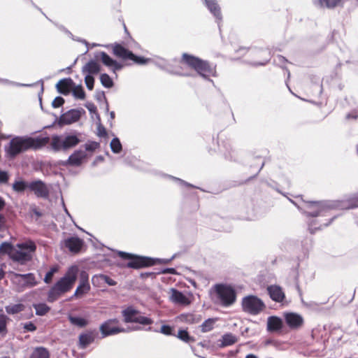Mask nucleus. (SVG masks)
Wrapping results in <instances>:
<instances>
[{"label": "nucleus", "mask_w": 358, "mask_h": 358, "mask_svg": "<svg viewBox=\"0 0 358 358\" xmlns=\"http://www.w3.org/2000/svg\"><path fill=\"white\" fill-rule=\"evenodd\" d=\"M49 141L48 137L32 138L29 136H16L13 138L6 148L10 157H15L21 152L29 150H37L45 146Z\"/></svg>", "instance_id": "nucleus-1"}, {"label": "nucleus", "mask_w": 358, "mask_h": 358, "mask_svg": "<svg viewBox=\"0 0 358 358\" xmlns=\"http://www.w3.org/2000/svg\"><path fill=\"white\" fill-rule=\"evenodd\" d=\"M78 269L76 266L70 267L64 275L62 277L50 288L48 294V301L53 302L62 294L69 292L73 287L78 276Z\"/></svg>", "instance_id": "nucleus-2"}, {"label": "nucleus", "mask_w": 358, "mask_h": 358, "mask_svg": "<svg viewBox=\"0 0 358 358\" xmlns=\"http://www.w3.org/2000/svg\"><path fill=\"white\" fill-rule=\"evenodd\" d=\"M181 62L194 69L196 73L204 78L215 76V69L207 61L199 57L184 53Z\"/></svg>", "instance_id": "nucleus-3"}, {"label": "nucleus", "mask_w": 358, "mask_h": 358, "mask_svg": "<svg viewBox=\"0 0 358 358\" xmlns=\"http://www.w3.org/2000/svg\"><path fill=\"white\" fill-rule=\"evenodd\" d=\"M36 250V243L31 240H26L16 244L12 253V260L22 265L32 260Z\"/></svg>", "instance_id": "nucleus-4"}, {"label": "nucleus", "mask_w": 358, "mask_h": 358, "mask_svg": "<svg viewBox=\"0 0 358 358\" xmlns=\"http://www.w3.org/2000/svg\"><path fill=\"white\" fill-rule=\"evenodd\" d=\"M215 302L223 307L233 305L236 300V293L234 289L227 285L217 284L213 287Z\"/></svg>", "instance_id": "nucleus-5"}, {"label": "nucleus", "mask_w": 358, "mask_h": 358, "mask_svg": "<svg viewBox=\"0 0 358 358\" xmlns=\"http://www.w3.org/2000/svg\"><path fill=\"white\" fill-rule=\"evenodd\" d=\"M336 206V203L331 201H307L305 202L303 210L308 216H327Z\"/></svg>", "instance_id": "nucleus-6"}, {"label": "nucleus", "mask_w": 358, "mask_h": 358, "mask_svg": "<svg viewBox=\"0 0 358 358\" xmlns=\"http://www.w3.org/2000/svg\"><path fill=\"white\" fill-rule=\"evenodd\" d=\"M80 143V139L77 135L66 134L64 136H52L50 145L53 150L59 151L61 150H66L75 147Z\"/></svg>", "instance_id": "nucleus-7"}, {"label": "nucleus", "mask_w": 358, "mask_h": 358, "mask_svg": "<svg viewBox=\"0 0 358 358\" xmlns=\"http://www.w3.org/2000/svg\"><path fill=\"white\" fill-rule=\"evenodd\" d=\"M241 305L243 310L252 315H257L266 308L264 301L255 295L243 297Z\"/></svg>", "instance_id": "nucleus-8"}, {"label": "nucleus", "mask_w": 358, "mask_h": 358, "mask_svg": "<svg viewBox=\"0 0 358 358\" xmlns=\"http://www.w3.org/2000/svg\"><path fill=\"white\" fill-rule=\"evenodd\" d=\"M124 321L127 323L134 322L143 325H150L153 320L148 317L141 315L140 312L133 306H128L122 311Z\"/></svg>", "instance_id": "nucleus-9"}, {"label": "nucleus", "mask_w": 358, "mask_h": 358, "mask_svg": "<svg viewBox=\"0 0 358 358\" xmlns=\"http://www.w3.org/2000/svg\"><path fill=\"white\" fill-rule=\"evenodd\" d=\"M11 280L16 285L18 291H22L26 287H31L37 285L35 275L31 273L27 274L13 273Z\"/></svg>", "instance_id": "nucleus-10"}, {"label": "nucleus", "mask_w": 358, "mask_h": 358, "mask_svg": "<svg viewBox=\"0 0 358 358\" xmlns=\"http://www.w3.org/2000/svg\"><path fill=\"white\" fill-rule=\"evenodd\" d=\"M119 256L123 259H131L128 263V266L130 268H141L144 266H148L155 264V261L152 259L143 257H134L129 253L120 251L118 252Z\"/></svg>", "instance_id": "nucleus-11"}, {"label": "nucleus", "mask_w": 358, "mask_h": 358, "mask_svg": "<svg viewBox=\"0 0 358 358\" xmlns=\"http://www.w3.org/2000/svg\"><path fill=\"white\" fill-rule=\"evenodd\" d=\"M118 320L117 319L108 320L103 323L100 327V331L103 337L115 335L120 332H125L123 328L117 327Z\"/></svg>", "instance_id": "nucleus-12"}, {"label": "nucleus", "mask_w": 358, "mask_h": 358, "mask_svg": "<svg viewBox=\"0 0 358 358\" xmlns=\"http://www.w3.org/2000/svg\"><path fill=\"white\" fill-rule=\"evenodd\" d=\"M29 189L34 192L36 196L46 199L49 196V189L41 180L29 182Z\"/></svg>", "instance_id": "nucleus-13"}, {"label": "nucleus", "mask_w": 358, "mask_h": 358, "mask_svg": "<svg viewBox=\"0 0 358 358\" xmlns=\"http://www.w3.org/2000/svg\"><path fill=\"white\" fill-rule=\"evenodd\" d=\"M169 294L170 301L175 304L188 306L191 303L188 296L175 288L170 289Z\"/></svg>", "instance_id": "nucleus-14"}, {"label": "nucleus", "mask_w": 358, "mask_h": 358, "mask_svg": "<svg viewBox=\"0 0 358 358\" xmlns=\"http://www.w3.org/2000/svg\"><path fill=\"white\" fill-rule=\"evenodd\" d=\"M90 290V285L88 282V276L85 273H82L79 285L71 298H80L88 293Z\"/></svg>", "instance_id": "nucleus-15"}, {"label": "nucleus", "mask_w": 358, "mask_h": 358, "mask_svg": "<svg viewBox=\"0 0 358 358\" xmlns=\"http://www.w3.org/2000/svg\"><path fill=\"white\" fill-rule=\"evenodd\" d=\"M83 245L84 241L77 236L70 237L64 241V245L73 253L78 252Z\"/></svg>", "instance_id": "nucleus-16"}, {"label": "nucleus", "mask_w": 358, "mask_h": 358, "mask_svg": "<svg viewBox=\"0 0 358 358\" xmlns=\"http://www.w3.org/2000/svg\"><path fill=\"white\" fill-rule=\"evenodd\" d=\"M80 111L76 109H71L60 116L59 122L63 124H70L77 122L80 117Z\"/></svg>", "instance_id": "nucleus-17"}, {"label": "nucleus", "mask_w": 358, "mask_h": 358, "mask_svg": "<svg viewBox=\"0 0 358 358\" xmlns=\"http://www.w3.org/2000/svg\"><path fill=\"white\" fill-rule=\"evenodd\" d=\"M285 319L287 324L291 329H298L303 323V317L300 315L294 313H286Z\"/></svg>", "instance_id": "nucleus-18"}, {"label": "nucleus", "mask_w": 358, "mask_h": 358, "mask_svg": "<svg viewBox=\"0 0 358 358\" xmlns=\"http://www.w3.org/2000/svg\"><path fill=\"white\" fill-rule=\"evenodd\" d=\"M92 282L94 287H101L104 283H106L109 286H115L117 285V282L115 280L104 274L93 275Z\"/></svg>", "instance_id": "nucleus-19"}, {"label": "nucleus", "mask_w": 358, "mask_h": 358, "mask_svg": "<svg viewBox=\"0 0 358 358\" xmlns=\"http://www.w3.org/2000/svg\"><path fill=\"white\" fill-rule=\"evenodd\" d=\"M113 52L117 57L123 60L130 59L131 57H134L132 52L118 43H115L113 45Z\"/></svg>", "instance_id": "nucleus-20"}, {"label": "nucleus", "mask_w": 358, "mask_h": 358, "mask_svg": "<svg viewBox=\"0 0 358 358\" xmlns=\"http://www.w3.org/2000/svg\"><path fill=\"white\" fill-rule=\"evenodd\" d=\"M267 291L271 299L276 302H281L285 299V294L280 286L270 285Z\"/></svg>", "instance_id": "nucleus-21"}, {"label": "nucleus", "mask_w": 358, "mask_h": 358, "mask_svg": "<svg viewBox=\"0 0 358 358\" xmlns=\"http://www.w3.org/2000/svg\"><path fill=\"white\" fill-rule=\"evenodd\" d=\"M86 153L85 151L78 150H76L71 155L69 156L66 164L71 166H80L83 159L86 157Z\"/></svg>", "instance_id": "nucleus-22"}, {"label": "nucleus", "mask_w": 358, "mask_h": 358, "mask_svg": "<svg viewBox=\"0 0 358 358\" xmlns=\"http://www.w3.org/2000/svg\"><path fill=\"white\" fill-rule=\"evenodd\" d=\"M101 62L104 65L108 67L113 68V71L115 72L117 70H120L122 68V65L112 59L108 55H107L105 52H101L100 53Z\"/></svg>", "instance_id": "nucleus-23"}, {"label": "nucleus", "mask_w": 358, "mask_h": 358, "mask_svg": "<svg viewBox=\"0 0 358 358\" xmlns=\"http://www.w3.org/2000/svg\"><path fill=\"white\" fill-rule=\"evenodd\" d=\"M205 3L209 11L217 19L219 24L220 22L222 20V14L217 2L215 0H205Z\"/></svg>", "instance_id": "nucleus-24"}, {"label": "nucleus", "mask_w": 358, "mask_h": 358, "mask_svg": "<svg viewBox=\"0 0 358 358\" xmlns=\"http://www.w3.org/2000/svg\"><path fill=\"white\" fill-rule=\"evenodd\" d=\"M73 85V82L71 78H64L57 83L56 88L59 93L66 95L69 93Z\"/></svg>", "instance_id": "nucleus-25"}, {"label": "nucleus", "mask_w": 358, "mask_h": 358, "mask_svg": "<svg viewBox=\"0 0 358 358\" xmlns=\"http://www.w3.org/2000/svg\"><path fill=\"white\" fill-rule=\"evenodd\" d=\"M100 71V64L94 60H90L82 69V72L83 74L91 76L99 73Z\"/></svg>", "instance_id": "nucleus-26"}, {"label": "nucleus", "mask_w": 358, "mask_h": 358, "mask_svg": "<svg viewBox=\"0 0 358 358\" xmlns=\"http://www.w3.org/2000/svg\"><path fill=\"white\" fill-rule=\"evenodd\" d=\"M178 319L181 322L189 324H196L201 322V316L194 313H184L178 316Z\"/></svg>", "instance_id": "nucleus-27"}, {"label": "nucleus", "mask_w": 358, "mask_h": 358, "mask_svg": "<svg viewBox=\"0 0 358 358\" xmlns=\"http://www.w3.org/2000/svg\"><path fill=\"white\" fill-rule=\"evenodd\" d=\"M282 327V320L275 316H271L268 318L267 329L269 331H274L280 329Z\"/></svg>", "instance_id": "nucleus-28"}, {"label": "nucleus", "mask_w": 358, "mask_h": 358, "mask_svg": "<svg viewBox=\"0 0 358 358\" xmlns=\"http://www.w3.org/2000/svg\"><path fill=\"white\" fill-rule=\"evenodd\" d=\"M30 358H50V353L46 348L37 347L33 350Z\"/></svg>", "instance_id": "nucleus-29"}, {"label": "nucleus", "mask_w": 358, "mask_h": 358, "mask_svg": "<svg viewBox=\"0 0 358 358\" xmlns=\"http://www.w3.org/2000/svg\"><path fill=\"white\" fill-rule=\"evenodd\" d=\"M94 341V336L91 333L83 334L79 336V344L81 348H85Z\"/></svg>", "instance_id": "nucleus-30"}, {"label": "nucleus", "mask_w": 358, "mask_h": 358, "mask_svg": "<svg viewBox=\"0 0 358 358\" xmlns=\"http://www.w3.org/2000/svg\"><path fill=\"white\" fill-rule=\"evenodd\" d=\"M25 306L22 303L10 304L5 307L6 312L10 315L17 314L23 311Z\"/></svg>", "instance_id": "nucleus-31"}, {"label": "nucleus", "mask_w": 358, "mask_h": 358, "mask_svg": "<svg viewBox=\"0 0 358 358\" xmlns=\"http://www.w3.org/2000/svg\"><path fill=\"white\" fill-rule=\"evenodd\" d=\"M14 250L15 247H13L10 243L8 242H3L0 245V253L9 255L11 259L12 253Z\"/></svg>", "instance_id": "nucleus-32"}, {"label": "nucleus", "mask_w": 358, "mask_h": 358, "mask_svg": "<svg viewBox=\"0 0 358 358\" xmlns=\"http://www.w3.org/2000/svg\"><path fill=\"white\" fill-rule=\"evenodd\" d=\"M341 0H318L317 5L320 7H326L328 8L336 6Z\"/></svg>", "instance_id": "nucleus-33"}, {"label": "nucleus", "mask_w": 358, "mask_h": 358, "mask_svg": "<svg viewBox=\"0 0 358 358\" xmlns=\"http://www.w3.org/2000/svg\"><path fill=\"white\" fill-rule=\"evenodd\" d=\"M237 341L236 337L232 334H226L222 337V345L223 346H228L233 345Z\"/></svg>", "instance_id": "nucleus-34"}, {"label": "nucleus", "mask_w": 358, "mask_h": 358, "mask_svg": "<svg viewBox=\"0 0 358 358\" xmlns=\"http://www.w3.org/2000/svg\"><path fill=\"white\" fill-rule=\"evenodd\" d=\"M69 320L72 324L79 327H84L87 324V321L83 317L70 315Z\"/></svg>", "instance_id": "nucleus-35"}, {"label": "nucleus", "mask_w": 358, "mask_h": 358, "mask_svg": "<svg viewBox=\"0 0 358 358\" xmlns=\"http://www.w3.org/2000/svg\"><path fill=\"white\" fill-rule=\"evenodd\" d=\"M110 149L114 153H120L122 151V146L120 139L117 137H115L112 139L110 143Z\"/></svg>", "instance_id": "nucleus-36"}, {"label": "nucleus", "mask_w": 358, "mask_h": 358, "mask_svg": "<svg viewBox=\"0 0 358 358\" xmlns=\"http://www.w3.org/2000/svg\"><path fill=\"white\" fill-rule=\"evenodd\" d=\"M215 319L209 318L205 320L201 325V330L202 332H208L213 329L215 323Z\"/></svg>", "instance_id": "nucleus-37"}, {"label": "nucleus", "mask_w": 358, "mask_h": 358, "mask_svg": "<svg viewBox=\"0 0 358 358\" xmlns=\"http://www.w3.org/2000/svg\"><path fill=\"white\" fill-rule=\"evenodd\" d=\"M100 81L102 85L106 88H110L113 86V82L107 73L101 74Z\"/></svg>", "instance_id": "nucleus-38"}, {"label": "nucleus", "mask_w": 358, "mask_h": 358, "mask_svg": "<svg viewBox=\"0 0 358 358\" xmlns=\"http://www.w3.org/2000/svg\"><path fill=\"white\" fill-rule=\"evenodd\" d=\"M34 307L36 310V314L38 315H44L50 310V308L45 303L34 304Z\"/></svg>", "instance_id": "nucleus-39"}, {"label": "nucleus", "mask_w": 358, "mask_h": 358, "mask_svg": "<svg viewBox=\"0 0 358 358\" xmlns=\"http://www.w3.org/2000/svg\"><path fill=\"white\" fill-rule=\"evenodd\" d=\"M27 188H29V182H26L24 181H15L13 184V189L14 191L17 192H22L24 191Z\"/></svg>", "instance_id": "nucleus-40"}, {"label": "nucleus", "mask_w": 358, "mask_h": 358, "mask_svg": "<svg viewBox=\"0 0 358 358\" xmlns=\"http://www.w3.org/2000/svg\"><path fill=\"white\" fill-rule=\"evenodd\" d=\"M59 270L57 266H52L50 270L45 274L44 278V282L47 284H49L52 279V277L55 273H57Z\"/></svg>", "instance_id": "nucleus-41"}, {"label": "nucleus", "mask_w": 358, "mask_h": 358, "mask_svg": "<svg viewBox=\"0 0 358 358\" xmlns=\"http://www.w3.org/2000/svg\"><path fill=\"white\" fill-rule=\"evenodd\" d=\"M73 96L80 99H83L85 96V92L81 86H77L73 90Z\"/></svg>", "instance_id": "nucleus-42"}, {"label": "nucleus", "mask_w": 358, "mask_h": 358, "mask_svg": "<svg viewBox=\"0 0 358 358\" xmlns=\"http://www.w3.org/2000/svg\"><path fill=\"white\" fill-rule=\"evenodd\" d=\"M85 75V82L87 87L89 90H92L94 88V78L91 75Z\"/></svg>", "instance_id": "nucleus-43"}, {"label": "nucleus", "mask_w": 358, "mask_h": 358, "mask_svg": "<svg viewBox=\"0 0 358 358\" xmlns=\"http://www.w3.org/2000/svg\"><path fill=\"white\" fill-rule=\"evenodd\" d=\"M8 320V318L6 315L0 314V333L6 331Z\"/></svg>", "instance_id": "nucleus-44"}, {"label": "nucleus", "mask_w": 358, "mask_h": 358, "mask_svg": "<svg viewBox=\"0 0 358 358\" xmlns=\"http://www.w3.org/2000/svg\"><path fill=\"white\" fill-rule=\"evenodd\" d=\"M178 338L185 342H189L190 341V336L186 330H179L178 333Z\"/></svg>", "instance_id": "nucleus-45"}, {"label": "nucleus", "mask_w": 358, "mask_h": 358, "mask_svg": "<svg viewBox=\"0 0 358 358\" xmlns=\"http://www.w3.org/2000/svg\"><path fill=\"white\" fill-rule=\"evenodd\" d=\"M99 147V143L95 141H90L85 145V150L87 151H94Z\"/></svg>", "instance_id": "nucleus-46"}, {"label": "nucleus", "mask_w": 358, "mask_h": 358, "mask_svg": "<svg viewBox=\"0 0 358 358\" xmlns=\"http://www.w3.org/2000/svg\"><path fill=\"white\" fill-rule=\"evenodd\" d=\"M130 60H132L135 63L138 64H145L148 61H150V59H145L144 57H138V56H136L134 55V57H131Z\"/></svg>", "instance_id": "nucleus-47"}, {"label": "nucleus", "mask_w": 358, "mask_h": 358, "mask_svg": "<svg viewBox=\"0 0 358 358\" xmlns=\"http://www.w3.org/2000/svg\"><path fill=\"white\" fill-rule=\"evenodd\" d=\"M64 103V99L61 96H57L52 102L53 108H59Z\"/></svg>", "instance_id": "nucleus-48"}, {"label": "nucleus", "mask_w": 358, "mask_h": 358, "mask_svg": "<svg viewBox=\"0 0 358 358\" xmlns=\"http://www.w3.org/2000/svg\"><path fill=\"white\" fill-rule=\"evenodd\" d=\"M159 332L166 336L173 334L172 328L169 325H162Z\"/></svg>", "instance_id": "nucleus-49"}, {"label": "nucleus", "mask_w": 358, "mask_h": 358, "mask_svg": "<svg viewBox=\"0 0 358 358\" xmlns=\"http://www.w3.org/2000/svg\"><path fill=\"white\" fill-rule=\"evenodd\" d=\"M8 180V175L6 171L0 170V183H6Z\"/></svg>", "instance_id": "nucleus-50"}, {"label": "nucleus", "mask_w": 358, "mask_h": 358, "mask_svg": "<svg viewBox=\"0 0 358 358\" xmlns=\"http://www.w3.org/2000/svg\"><path fill=\"white\" fill-rule=\"evenodd\" d=\"M24 329L27 331H34L36 330V326L31 322H27L24 324Z\"/></svg>", "instance_id": "nucleus-51"}, {"label": "nucleus", "mask_w": 358, "mask_h": 358, "mask_svg": "<svg viewBox=\"0 0 358 358\" xmlns=\"http://www.w3.org/2000/svg\"><path fill=\"white\" fill-rule=\"evenodd\" d=\"M96 97L98 101H101L102 99L106 101L103 92L97 93L96 95ZM106 111H108V104L107 101H106Z\"/></svg>", "instance_id": "nucleus-52"}, {"label": "nucleus", "mask_w": 358, "mask_h": 358, "mask_svg": "<svg viewBox=\"0 0 358 358\" xmlns=\"http://www.w3.org/2000/svg\"><path fill=\"white\" fill-rule=\"evenodd\" d=\"M86 108H87V110L90 112V113H96V107L95 106V105L92 103H87L86 105H85Z\"/></svg>", "instance_id": "nucleus-53"}, {"label": "nucleus", "mask_w": 358, "mask_h": 358, "mask_svg": "<svg viewBox=\"0 0 358 358\" xmlns=\"http://www.w3.org/2000/svg\"><path fill=\"white\" fill-rule=\"evenodd\" d=\"M173 179L175 180L176 181L178 182L179 184L181 185H184V186H187V187H194V186L192 185H191L180 178L173 177Z\"/></svg>", "instance_id": "nucleus-54"}, {"label": "nucleus", "mask_w": 358, "mask_h": 358, "mask_svg": "<svg viewBox=\"0 0 358 358\" xmlns=\"http://www.w3.org/2000/svg\"><path fill=\"white\" fill-rule=\"evenodd\" d=\"M162 273L176 274V269L173 268H167L162 271Z\"/></svg>", "instance_id": "nucleus-55"}, {"label": "nucleus", "mask_w": 358, "mask_h": 358, "mask_svg": "<svg viewBox=\"0 0 358 358\" xmlns=\"http://www.w3.org/2000/svg\"><path fill=\"white\" fill-rule=\"evenodd\" d=\"M6 224V217L4 215L0 214V230L2 229Z\"/></svg>", "instance_id": "nucleus-56"}, {"label": "nucleus", "mask_w": 358, "mask_h": 358, "mask_svg": "<svg viewBox=\"0 0 358 358\" xmlns=\"http://www.w3.org/2000/svg\"><path fill=\"white\" fill-rule=\"evenodd\" d=\"M6 202L3 198L0 196V211L5 207Z\"/></svg>", "instance_id": "nucleus-57"}, {"label": "nucleus", "mask_w": 358, "mask_h": 358, "mask_svg": "<svg viewBox=\"0 0 358 358\" xmlns=\"http://www.w3.org/2000/svg\"><path fill=\"white\" fill-rule=\"evenodd\" d=\"M346 117H347L348 119H350V118H351V117H352V118H354V119H356V118L357 117V115H353V113H349V114H348V115H347Z\"/></svg>", "instance_id": "nucleus-58"}, {"label": "nucleus", "mask_w": 358, "mask_h": 358, "mask_svg": "<svg viewBox=\"0 0 358 358\" xmlns=\"http://www.w3.org/2000/svg\"><path fill=\"white\" fill-rule=\"evenodd\" d=\"M278 59L279 60V62H285L286 59H285V57H283L281 55H278Z\"/></svg>", "instance_id": "nucleus-59"}, {"label": "nucleus", "mask_w": 358, "mask_h": 358, "mask_svg": "<svg viewBox=\"0 0 358 358\" xmlns=\"http://www.w3.org/2000/svg\"><path fill=\"white\" fill-rule=\"evenodd\" d=\"M245 358H257V357L255 355L250 354L248 355Z\"/></svg>", "instance_id": "nucleus-60"}, {"label": "nucleus", "mask_w": 358, "mask_h": 358, "mask_svg": "<svg viewBox=\"0 0 358 358\" xmlns=\"http://www.w3.org/2000/svg\"><path fill=\"white\" fill-rule=\"evenodd\" d=\"M4 277V272L2 269H0V280Z\"/></svg>", "instance_id": "nucleus-61"}, {"label": "nucleus", "mask_w": 358, "mask_h": 358, "mask_svg": "<svg viewBox=\"0 0 358 358\" xmlns=\"http://www.w3.org/2000/svg\"><path fill=\"white\" fill-rule=\"evenodd\" d=\"M110 117L111 120H113L115 118V113L113 111H111L110 113Z\"/></svg>", "instance_id": "nucleus-62"}, {"label": "nucleus", "mask_w": 358, "mask_h": 358, "mask_svg": "<svg viewBox=\"0 0 358 358\" xmlns=\"http://www.w3.org/2000/svg\"><path fill=\"white\" fill-rule=\"evenodd\" d=\"M158 262H163L164 263H167L169 262L170 260L169 259H157Z\"/></svg>", "instance_id": "nucleus-63"}, {"label": "nucleus", "mask_w": 358, "mask_h": 358, "mask_svg": "<svg viewBox=\"0 0 358 358\" xmlns=\"http://www.w3.org/2000/svg\"><path fill=\"white\" fill-rule=\"evenodd\" d=\"M334 217L331 218L330 221L327 223L324 224V226H328L334 220Z\"/></svg>", "instance_id": "nucleus-64"}]
</instances>
